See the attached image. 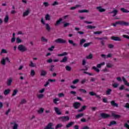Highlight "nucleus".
Segmentation results:
<instances>
[{"label": "nucleus", "mask_w": 129, "mask_h": 129, "mask_svg": "<svg viewBox=\"0 0 129 129\" xmlns=\"http://www.w3.org/2000/svg\"><path fill=\"white\" fill-rule=\"evenodd\" d=\"M104 65H105V62H103L99 64H98L97 65V68L95 66L92 67V69L93 70H95V71H96V72H97V73H99V72H100V70L98 68H101V66H104Z\"/></svg>", "instance_id": "obj_1"}, {"label": "nucleus", "mask_w": 129, "mask_h": 129, "mask_svg": "<svg viewBox=\"0 0 129 129\" xmlns=\"http://www.w3.org/2000/svg\"><path fill=\"white\" fill-rule=\"evenodd\" d=\"M54 42L56 44H66V40L61 38H57L54 40Z\"/></svg>", "instance_id": "obj_2"}, {"label": "nucleus", "mask_w": 129, "mask_h": 129, "mask_svg": "<svg viewBox=\"0 0 129 129\" xmlns=\"http://www.w3.org/2000/svg\"><path fill=\"white\" fill-rule=\"evenodd\" d=\"M18 50H19L20 52H25L27 51L28 49L27 48V47H26V46L21 44L18 46Z\"/></svg>", "instance_id": "obj_3"}, {"label": "nucleus", "mask_w": 129, "mask_h": 129, "mask_svg": "<svg viewBox=\"0 0 129 129\" xmlns=\"http://www.w3.org/2000/svg\"><path fill=\"white\" fill-rule=\"evenodd\" d=\"M6 61H7L9 63H11V61L10 60V58L8 57H6L5 58H3L1 60V64L2 65H6Z\"/></svg>", "instance_id": "obj_4"}, {"label": "nucleus", "mask_w": 129, "mask_h": 129, "mask_svg": "<svg viewBox=\"0 0 129 129\" xmlns=\"http://www.w3.org/2000/svg\"><path fill=\"white\" fill-rule=\"evenodd\" d=\"M80 106H81V103H80V102H75L73 104V107L75 109H78V108H79V107H80Z\"/></svg>", "instance_id": "obj_5"}, {"label": "nucleus", "mask_w": 129, "mask_h": 129, "mask_svg": "<svg viewBox=\"0 0 129 129\" xmlns=\"http://www.w3.org/2000/svg\"><path fill=\"white\" fill-rule=\"evenodd\" d=\"M59 119L61 120V121H68L70 118L68 116H63L59 117Z\"/></svg>", "instance_id": "obj_6"}, {"label": "nucleus", "mask_w": 129, "mask_h": 129, "mask_svg": "<svg viewBox=\"0 0 129 129\" xmlns=\"http://www.w3.org/2000/svg\"><path fill=\"white\" fill-rule=\"evenodd\" d=\"M100 116L102 118L106 119L108 118V117H110V115L105 113H102L100 114Z\"/></svg>", "instance_id": "obj_7"}, {"label": "nucleus", "mask_w": 129, "mask_h": 129, "mask_svg": "<svg viewBox=\"0 0 129 129\" xmlns=\"http://www.w3.org/2000/svg\"><path fill=\"white\" fill-rule=\"evenodd\" d=\"M111 40H113V41H118V42L121 41V38L119 37H116V36H112L111 37Z\"/></svg>", "instance_id": "obj_8"}, {"label": "nucleus", "mask_w": 129, "mask_h": 129, "mask_svg": "<svg viewBox=\"0 0 129 129\" xmlns=\"http://www.w3.org/2000/svg\"><path fill=\"white\" fill-rule=\"evenodd\" d=\"M117 24H119V25H121L122 26H129L128 23L124 22L123 21H119V22L117 23Z\"/></svg>", "instance_id": "obj_9"}, {"label": "nucleus", "mask_w": 129, "mask_h": 129, "mask_svg": "<svg viewBox=\"0 0 129 129\" xmlns=\"http://www.w3.org/2000/svg\"><path fill=\"white\" fill-rule=\"evenodd\" d=\"M96 10H97L98 11V12H99V13H103L104 12H105V9L102 8V7L101 6L100 7H97L96 8Z\"/></svg>", "instance_id": "obj_10"}, {"label": "nucleus", "mask_w": 129, "mask_h": 129, "mask_svg": "<svg viewBox=\"0 0 129 129\" xmlns=\"http://www.w3.org/2000/svg\"><path fill=\"white\" fill-rule=\"evenodd\" d=\"M53 126V123L49 122L46 126L44 128V129H54V128L52 127Z\"/></svg>", "instance_id": "obj_11"}, {"label": "nucleus", "mask_w": 129, "mask_h": 129, "mask_svg": "<svg viewBox=\"0 0 129 129\" xmlns=\"http://www.w3.org/2000/svg\"><path fill=\"white\" fill-rule=\"evenodd\" d=\"M12 82H13V78H9L7 82V86H11L12 85Z\"/></svg>", "instance_id": "obj_12"}, {"label": "nucleus", "mask_w": 129, "mask_h": 129, "mask_svg": "<svg viewBox=\"0 0 129 129\" xmlns=\"http://www.w3.org/2000/svg\"><path fill=\"white\" fill-rule=\"evenodd\" d=\"M111 103V105L112 106H113L114 107H118V104L116 103H115V100H112L110 102Z\"/></svg>", "instance_id": "obj_13"}, {"label": "nucleus", "mask_w": 129, "mask_h": 129, "mask_svg": "<svg viewBox=\"0 0 129 129\" xmlns=\"http://www.w3.org/2000/svg\"><path fill=\"white\" fill-rule=\"evenodd\" d=\"M54 111L58 115H61V114H62V112H60V111L59 110V109L56 107H54Z\"/></svg>", "instance_id": "obj_14"}, {"label": "nucleus", "mask_w": 129, "mask_h": 129, "mask_svg": "<svg viewBox=\"0 0 129 129\" xmlns=\"http://www.w3.org/2000/svg\"><path fill=\"white\" fill-rule=\"evenodd\" d=\"M29 14H30V9L27 10L23 13V17H27V16H29Z\"/></svg>", "instance_id": "obj_15"}, {"label": "nucleus", "mask_w": 129, "mask_h": 129, "mask_svg": "<svg viewBox=\"0 0 129 129\" xmlns=\"http://www.w3.org/2000/svg\"><path fill=\"white\" fill-rule=\"evenodd\" d=\"M87 107V106L86 105H84L80 109L78 110V112H82V111H84L85 109H86V108Z\"/></svg>", "instance_id": "obj_16"}, {"label": "nucleus", "mask_w": 129, "mask_h": 129, "mask_svg": "<svg viewBox=\"0 0 129 129\" xmlns=\"http://www.w3.org/2000/svg\"><path fill=\"white\" fill-rule=\"evenodd\" d=\"M111 92H112V89L110 88L107 89L106 91V95H110Z\"/></svg>", "instance_id": "obj_17"}, {"label": "nucleus", "mask_w": 129, "mask_h": 129, "mask_svg": "<svg viewBox=\"0 0 129 129\" xmlns=\"http://www.w3.org/2000/svg\"><path fill=\"white\" fill-rule=\"evenodd\" d=\"M117 122L115 120L111 121L109 124H108V126H111V125H114L116 124Z\"/></svg>", "instance_id": "obj_18"}, {"label": "nucleus", "mask_w": 129, "mask_h": 129, "mask_svg": "<svg viewBox=\"0 0 129 129\" xmlns=\"http://www.w3.org/2000/svg\"><path fill=\"white\" fill-rule=\"evenodd\" d=\"M68 60V58L67 56H64L62 60H60V63H66Z\"/></svg>", "instance_id": "obj_19"}, {"label": "nucleus", "mask_w": 129, "mask_h": 129, "mask_svg": "<svg viewBox=\"0 0 129 129\" xmlns=\"http://www.w3.org/2000/svg\"><path fill=\"white\" fill-rule=\"evenodd\" d=\"M122 79L123 80V82H124V84H125V85H126V86L129 87V83H128L126 81V80H125V78L124 77H122Z\"/></svg>", "instance_id": "obj_20"}, {"label": "nucleus", "mask_w": 129, "mask_h": 129, "mask_svg": "<svg viewBox=\"0 0 129 129\" xmlns=\"http://www.w3.org/2000/svg\"><path fill=\"white\" fill-rule=\"evenodd\" d=\"M62 21H63V19L62 18H60L56 22L55 24H54V26H58V25H60Z\"/></svg>", "instance_id": "obj_21"}, {"label": "nucleus", "mask_w": 129, "mask_h": 129, "mask_svg": "<svg viewBox=\"0 0 129 129\" xmlns=\"http://www.w3.org/2000/svg\"><path fill=\"white\" fill-rule=\"evenodd\" d=\"M112 116L114 118H120V115L114 114V113H112Z\"/></svg>", "instance_id": "obj_22"}, {"label": "nucleus", "mask_w": 129, "mask_h": 129, "mask_svg": "<svg viewBox=\"0 0 129 129\" xmlns=\"http://www.w3.org/2000/svg\"><path fill=\"white\" fill-rule=\"evenodd\" d=\"M40 75L41 76H46L47 75V72L44 70H41Z\"/></svg>", "instance_id": "obj_23"}, {"label": "nucleus", "mask_w": 129, "mask_h": 129, "mask_svg": "<svg viewBox=\"0 0 129 129\" xmlns=\"http://www.w3.org/2000/svg\"><path fill=\"white\" fill-rule=\"evenodd\" d=\"M68 42H69V44L73 45V46H74V47L77 46V44L74 43V41H73V40H69Z\"/></svg>", "instance_id": "obj_24"}, {"label": "nucleus", "mask_w": 129, "mask_h": 129, "mask_svg": "<svg viewBox=\"0 0 129 129\" xmlns=\"http://www.w3.org/2000/svg\"><path fill=\"white\" fill-rule=\"evenodd\" d=\"M9 20H10V17H9V15H6L4 19V23L5 24H7V23H8V22H9Z\"/></svg>", "instance_id": "obj_25"}, {"label": "nucleus", "mask_w": 129, "mask_h": 129, "mask_svg": "<svg viewBox=\"0 0 129 129\" xmlns=\"http://www.w3.org/2000/svg\"><path fill=\"white\" fill-rule=\"evenodd\" d=\"M118 11L117 10H114L112 12H109V14H114L113 17H115L117 15Z\"/></svg>", "instance_id": "obj_26"}, {"label": "nucleus", "mask_w": 129, "mask_h": 129, "mask_svg": "<svg viewBox=\"0 0 129 129\" xmlns=\"http://www.w3.org/2000/svg\"><path fill=\"white\" fill-rule=\"evenodd\" d=\"M11 92V90L9 89H8L7 90H5L4 91V94L5 95H8V94H10V93Z\"/></svg>", "instance_id": "obj_27"}, {"label": "nucleus", "mask_w": 129, "mask_h": 129, "mask_svg": "<svg viewBox=\"0 0 129 129\" xmlns=\"http://www.w3.org/2000/svg\"><path fill=\"white\" fill-rule=\"evenodd\" d=\"M45 19L46 21H50L51 20V16H50V15L49 14H46L45 16Z\"/></svg>", "instance_id": "obj_28"}, {"label": "nucleus", "mask_w": 129, "mask_h": 129, "mask_svg": "<svg viewBox=\"0 0 129 129\" xmlns=\"http://www.w3.org/2000/svg\"><path fill=\"white\" fill-rule=\"evenodd\" d=\"M84 115L83 113H80L76 115V119H78V118H80V117H82Z\"/></svg>", "instance_id": "obj_29"}, {"label": "nucleus", "mask_w": 129, "mask_h": 129, "mask_svg": "<svg viewBox=\"0 0 129 129\" xmlns=\"http://www.w3.org/2000/svg\"><path fill=\"white\" fill-rule=\"evenodd\" d=\"M74 124V122H70L68 124L66 125L67 128H69V127H70L71 126H72Z\"/></svg>", "instance_id": "obj_30"}, {"label": "nucleus", "mask_w": 129, "mask_h": 129, "mask_svg": "<svg viewBox=\"0 0 129 129\" xmlns=\"http://www.w3.org/2000/svg\"><path fill=\"white\" fill-rule=\"evenodd\" d=\"M67 55H68V53H67L66 52H64L62 53L57 54V56L58 57H62L63 56H66Z\"/></svg>", "instance_id": "obj_31"}, {"label": "nucleus", "mask_w": 129, "mask_h": 129, "mask_svg": "<svg viewBox=\"0 0 129 129\" xmlns=\"http://www.w3.org/2000/svg\"><path fill=\"white\" fill-rule=\"evenodd\" d=\"M18 89H16L14 90H13V94L12 95V96H16L17 94H18Z\"/></svg>", "instance_id": "obj_32"}, {"label": "nucleus", "mask_w": 129, "mask_h": 129, "mask_svg": "<svg viewBox=\"0 0 129 129\" xmlns=\"http://www.w3.org/2000/svg\"><path fill=\"white\" fill-rule=\"evenodd\" d=\"M66 70H67V71H68L69 72H70V71L72 70V68H71L70 66H67L66 67Z\"/></svg>", "instance_id": "obj_33"}, {"label": "nucleus", "mask_w": 129, "mask_h": 129, "mask_svg": "<svg viewBox=\"0 0 129 129\" xmlns=\"http://www.w3.org/2000/svg\"><path fill=\"white\" fill-rule=\"evenodd\" d=\"M85 42H86V40H85L84 39H82L80 41V46H82V45H83V44H84V43H85Z\"/></svg>", "instance_id": "obj_34"}, {"label": "nucleus", "mask_w": 129, "mask_h": 129, "mask_svg": "<svg viewBox=\"0 0 129 129\" xmlns=\"http://www.w3.org/2000/svg\"><path fill=\"white\" fill-rule=\"evenodd\" d=\"M120 11L122 12V13H129V11L124 8H120Z\"/></svg>", "instance_id": "obj_35"}, {"label": "nucleus", "mask_w": 129, "mask_h": 129, "mask_svg": "<svg viewBox=\"0 0 129 129\" xmlns=\"http://www.w3.org/2000/svg\"><path fill=\"white\" fill-rule=\"evenodd\" d=\"M60 99L58 98H55L53 99V103L54 104H58V102L57 101H59Z\"/></svg>", "instance_id": "obj_36"}, {"label": "nucleus", "mask_w": 129, "mask_h": 129, "mask_svg": "<svg viewBox=\"0 0 129 129\" xmlns=\"http://www.w3.org/2000/svg\"><path fill=\"white\" fill-rule=\"evenodd\" d=\"M91 44H92V42H89V43H85L84 44V47L85 48H86V47H89V46H90V45H91Z\"/></svg>", "instance_id": "obj_37"}, {"label": "nucleus", "mask_w": 129, "mask_h": 129, "mask_svg": "<svg viewBox=\"0 0 129 129\" xmlns=\"http://www.w3.org/2000/svg\"><path fill=\"white\" fill-rule=\"evenodd\" d=\"M11 124H14L13 126V129H18V124L15 123L14 122H11Z\"/></svg>", "instance_id": "obj_38"}, {"label": "nucleus", "mask_w": 129, "mask_h": 129, "mask_svg": "<svg viewBox=\"0 0 129 129\" xmlns=\"http://www.w3.org/2000/svg\"><path fill=\"white\" fill-rule=\"evenodd\" d=\"M62 126H63V124L60 123L57 124L56 125L55 129L60 128V127H62Z\"/></svg>", "instance_id": "obj_39"}, {"label": "nucleus", "mask_w": 129, "mask_h": 129, "mask_svg": "<svg viewBox=\"0 0 129 129\" xmlns=\"http://www.w3.org/2000/svg\"><path fill=\"white\" fill-rule=\"evenodd\" d=\"M29 66L30 67H36V64L32 61H30Z\"/></svg>", "instance_id": "obj_40"}, {"label": "nucleus", "mask_w": 129, "mask_h": 129, "mask_svg": "<svg viewBox=\"0 0 129 129\" xmlns=\"http://www.w3.org/2000/svg\"><path fill=\"white\" fill-rule=\"evenodd\" d=\"M46 26V29L48 32H50V30H51V28L50 27V26L48 24H45Z\"/></svg>", "instance_id": "obj_41"}, {"label": "nucleus", "mask_w": 129, "mask_h": 129, "mask_svg": "<svg viewBox=\"0 0 129 129\" xmlns=\"http://www.w3.org/2000/svg\"><path fill=\"white\" fill-rule=\"evenodd\" d=\"M80 7H81V6H80L79 5H77L75 7H71V10H75L76 9H77V8H80Z\"/></svg>", "instance_id": "obj_42"}, {"label": "nucleus", "mask_w": 129, "mask_h": 129, "mask_svg": "<svg viewBox=\"0 0 129 129\" xmlns=\"http://www.w3.org/2000/svg\"><path fill=\"white\" fill-rule=\"evenodd\" d=\"M89 11L87 10H79V13H89Z\"/></svg>", "instance_id": "obj_43"}, {"label": "nucleus", "mask_w": 129, "mask_h": 129, "mask_svg": "<svg viewBox=\"0 0 129 129\" xmlns=\"http://www.w3.org/2000/svg\"><path fill=\"white\" fill-rule=\"evenodd\" d=\"M92 58H93V55L91 53L86 56V59H91Z\"/></svg>", "instance_id": "obj_44"}, {"label": "nucleus", "mask_w": 129, "mask_h": 129, "mask_svg": "<svg viewBox=\"0 0 129 129\" xmlns=\"http://www.w3.org/2000/svg\"><path fill=\"white\" fill-rule=\"evenodd\" d=\"M30 75L32 77L35 76V75H36V72L34 70H31Z\"/></svg>", "instance_id": "obj_45"}, {"label": "nucleus", "mask_w": 129, "mask_h": 129, "mask_svg": "<svg viewBox=\"0 0 129 129\" xmlns=\"http://www.w3.org/2000/svg\"><path fill=\"white\" fill-rule=\"evenodd\" d=\"M37 112H38V113H40V114L43 113V112H44V109H43V108H40L39 109V110H38Z\"/></svg>", "instance_id": "obj_46"}, {"label": "nucleus", "mask_w": 129, "mask_h": 129, "mask_svg": "<svg viewBox=\"0 0 129 129\" xmlns=\"http://www.w3.org/2000/svg\"><path fill=\"white\" fill-rule=\"evenodd\" d=\"M8 53V51L7 49H2L1 51V54H7Z\"/></svg>", "instance_id": "obj_47"}, {"label": "nucleus", "mask_w": 129, "mask_h": 129, "mask_svg": "<svg viewBox=\"0 0 129 129\" xmlns=\"http://www.w3.org/2000/svg\"><path fill=\"white\" fill-rule=\"evenodd\" d=\"M59 5V3L57 1H54L53 3L51 4V6L52 7H55V6H58Z\"/></svg>", "instance_id": "obj_48"}, {"label": "nucleus", "mask_w": 129, "mask_h": 129, "mask_svg": "<svg viewBox=\"0 0 129 129\" xmlns=\"http://www.w3.org/2000/svg\"><path fill=\"white\" fill-rule=\"evenodd\" d=\"M78 82H79V79H75V80H74L72 82L73 84H77V83H78Z\"/></svg>", "instance_id": "obj_49"}, {"label": "nucleus", "mask_w": 129, "mask_h": 129, "mask_svg": "<svg viewBox=\"0 0 129 129\" xmlns=\"http://www.w3.org/2000/svg\"><path fill=\"white\" fill-rule=\"evenodd\" d=\"M118 85L119 84L117 83H114L112 84V86H113L114 88H117V87H118Z\"/></svg>", "instance_id": "obj_50"}, {"label": "nucleus", "mask_w": 129, "mask_h": 129, "mask_svg": "<svg viewBox=\"0 0 129 129\" xmlns=\"http://www.w3.org/2000/svg\"><path fill=\"white\" fill-rule=\"evenodd\" d=\"M89 94H90V95H91V96H95L96 95V93H94V92H90L89 93Z\"/></svg>", "instance_id": "obj_51"}, {"label": "nucleus", "mask_w": 129, "mask_h": 129, "mask_svg": "<svg viewBox=\"0 0 129 129\" xmlns=\"http://www.w3.org/2000/svg\"><path fill=\"white\" fill-rule=\"evenodd\" d=\"M16 43H22V40L20 38V37H17L16 39Z\"/></svg>", "instance_id": "obj_52"}, {"label": "nucleus", "mask_w": 129, "mask_h": 129, "mask_svg": "<svg viewBox=\"0 0 129 129\" xmlns=\"http://www.w3.org/2000/svg\"><path fill=\"white\" fill-rule=\"evenodd\" d=\"M37 97L38 98H39V99L43 98L44 97V94H38L37 95Z\"/></svg>", "instance_id": "obj_53"}, {"label": "nucleus", "mask_w": 129, "mask_h": 129, "mask_svg": "<svg viewBox=\"0 0 129 129\" xmlns=\"http://www.w3.org/2000/svg\"><path fill=\"white\" fill-rule=\"evenodd\" d=\"M58 97H64L65 96V95L63 93H60L58 94Z\"/></svg>", "instance_id": "obj_54"}, {"label": "nucleus", "mask_w": 129, "mask_h": 129, "mask_svg": "<svg viewBox=\"0 0 129 129\" xmlns=\"http://www.w3.org/2000/svg\"><path fill=\"white\" fill-rule=\"evenodd\" d=\"M94 35H100L102 34V31H96L94 32Z\"/></svg>", "instance_id": "obj_55"}, {"label": "nucleus", "mask_w": 129, "mask_h": 129, "mask_svg": "<svg viewBox=\"0 0 129 129\" xmlns=\"http://www.w3.org/2000/svg\"><path fill=\"white\" fill-rule=\"evenodd\" d=\"M41 41L42 42H48V39H45L44 37H41Z\"/></svg>", "instance_id": "obj_56"}, {"label": "nucleus", "mask_w": 129, "mask_h": 129, "mask_svg": "<svg viewBox=\"0 0 129 129\" xmlns=\"http://www.w3.org/2000/svg\"><path fill=\"white\" fill-rule=\"evenodd\" d=\"M99 40H108V37H107L106 36H105V37L99 38Z\"/></svg>", "instance_id": "obj_57"}, {"label": "nucleus", "mask_w": 129, "mask_h": 129, "mask_svg": "<svg viewBox=\"0 0 129 129\" xmlns=\"http://www.w3.org/2000/svg\"><path fill=\"white\" fill-rule=\"evenodd\" d=\"M43 5H44L45 8H47V7H49V6H50L48 2H44Z\"/></svg>", "instance_id": "obj_58"}, {"label": "nucleus", "mask_w": 129, "mask_h": 129, "mask_svg": "<svg viewBox=\"0 0 129 129\" xmlns=\"http://www.w3.org/2000/svg\"><path fill=\"white\" fill-rule=\"evenodd\" d=\"M26 100L24 99H22L20 102V104H24V103H26Z\"/></svg>", "instance_id": "obj_59"}, {"label": "nucleus", "mask_w": 129, "mask_h": 129, "mask_svg": "<svg viewBox=\"0 0 129 129\" xmlns=\"http://www.w3.org/2000/svg\"><path fill=\"white\" fill-rule=\"evenodd\" d=\"M88 29L92 30V29H95V26H92L91 25H88Z\"/></svg>", "instance_id": "obj_60"}, {"label": "nucleus", "mask_w": 129, "mask_h": 129, "mask_svg": "<svg viewBox=\"0 0 129 129\" xmlns=\"http://www.w3.org/2000/svg\"><path fill=\"white\" fill-rule=\"evenodd\" d=\"M114 46L113 45L111 44H109L108 45V48H109V49H112V48H113Z\"/></svg>", "instance_id": "obj_61"}, {"label": "nucleus", "mask_w": 129, "mask_h": 129, "mask_svg": "<svg viewBox=\"0 0 129 129\" xmlns=\"http://www.w3.org/2000/svg\"><path fill=\"white\" fill-rule=\"evenodd\" d=\"M106 66L108 68H111V67H112L113 66L110 63H107Z\"/></svg>", "instance_id": "obj_62"}, {"label": "nucleus", "mask_w": 129, "mask_h": 129, "mask_svg": "<svg viewBox=\"0 0 129 129\" xmlns=\"http://www.w3.org/2000/svg\"><path fill=\"white\" fill-rule=\"evenodd\" d=\"M124 126L126 127V128L129 129V125L127 123H124Z\"/></svg>", "instance_id": "obj_63"}, {"label": "nucleus", "mask_w": 129, "mask_h": 129, "mask_svg": "<svg viewBox=\"0 0 129 129\" xmlns=\"http://www.w3.org/2000/svg\"><path fill=\"white\" fill-rule=\"evenodd\" d=\"M123 38H125V39H129V36L127 35H123Z\"/></svg>", "instance_id": "obj_64"}]
</instances>
